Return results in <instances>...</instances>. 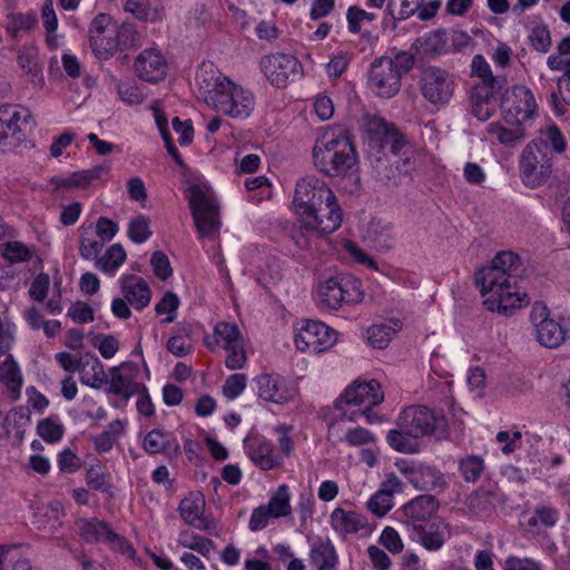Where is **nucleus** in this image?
<instances>
[{
	"mask_svg": "<svg viewBox=\"0 0 570 570\" xmlns=\"http://www.w3.org/2000/svg\"><path fill=\"white\" fill-rule=\"evenodd\" d=\"M205 500L200 494H190L179 503L178 511L185 523L203 531L216 530L217 524L213 519L204 517Z\"/></svg>",
	"mask_w": 570,
	"mask_h": 570,
	"instance_id": "24",
	"label": "nucleus"
},
{
	"mask_svg": "<svg viewBox=\"0 0 570 570\" xmlns=\"http://www.w3.org/2000/svg\"><path fill=\"white\" fill-rule=\"evenodd\" d=\"M423 0H389L386 11L392 19L405 20L413 16Z\"/></svg>",
	"mask_w": 570,
	"mask_h": 570,
	"instance_id": "47",
	"label": "nucleus"
},
{
	"mask_svg": "<svg viewBox=\"0 0 570 570\" xmlns=\"http://www.w3.org/2000/svg\"><path fill=\"white\" fill-rule=\"evenodd\" d=\"M179 298L176 294L167 292L161 299L156 304L155 311L157 314H167L164 323H171L176 318L177 309L179 307Z\"/></svg>",
	"mask_w": 570,
	"mask_h": 570,
	"instance_id": "56",
	"label": "nucleus"
},
{
	"mask_svg": "<svg viewBox=\"0 0 570 570\" xmlns=\"http://www.w3.org/2000/svg\"><path fill=\"white\" fill-rule=\"evenodd\" d=\"M548 145L542 138L531 140L520 155V176L528 187L543 185L552 173L551 158L548 156Z\"/></svg>",
	"mask_w": 570,
	"mask_h": 570,
	"instance_id": "4",
	"label": "nucleus"
},
{
	"mask_svg": "<svg viewBox=\"0 0 570 570\" xmlns=\"http://www.w3.org/2000/svg\"><path fill=\"white\" fill-rule=\"evenodd\" d=\"M363 297L362 284L352 275L330 277L318 287V304L326 309H337L343 303L356 304Z\"/></svg>",
	"mask_w": 570,
	"mask_h": 570,
	"instance_id": "5",
	"label": "nucleus"
},
{
	"mask_svg": "<svg viewBox=\"0 0 570 570\" xmlns=\"http://www.w3.org/2000/svg\"><path fill=\"white\" fill-rule=\"evenodd\" d=\"M18 63L27 73L42 79L41 67L37 61V53L35 50L28 49L20 51L18 53Z\"/></svg>",
	"mask_w": 570,
	"mask_h": 570,
	"instance_id": "64",
	"label": "nucleus"
},
{
	"mask_svg": "<svg viewBox=\"0 0 570 570\" xmlns=\"http://www.w3.org/2000/svg\"><path fill=\"white\" fill-rule=\"evenodd\" d=\"M244 444L249 459L262 470H272L283 462V456L275 453L272 443L262 436H249Z\"/></svg>",
	"mask_w": 570,
	"mask_h": 570,
	"instance_id": "23",
	"label": "nucleus"
},
{
	"mask_svg": "<svg viewBox=\"0 0 570 570\" xmlns=\"http://www.w3.org/2000/svg\"><path fill=\"white\" fill-rule=\"evenodd\" d=\"M533 49L539 52H548L551 47V36L546 24L535 26L529 36Z\"/></svg>",
	"mask_w": 570,
	"mask_h": 570,
	"instance_id": "59",
	"label": "nucleus"
},
{
	"mask_svg": "<svg viewBox=\"0 0 570 570\" xmlns=\"http://www.w3.org/2000/svg\"><path fill=\"white\" fill-rule=\"evenodd\" d=\"M459 469L466 482L474 483L484 470V461L481 456L469 455L460 461Z\"/></svg>",
	"mask_w": 570,
	"mask_h": 570,
	"instance_id": "49",
	"label": "nucleus"
},
{
	"mask_svg": "<svg viewBox=\"0 0 570 570\" xmlns=\"http://www.w3.org/2000/svg\"><path fill=\"white\" fill-rule=\"evenodd\" d=\"M206 105L230 118L243 119L250 115L255 100L250 91L229 80Z\"/></svg>",
	"mask_w": 570,
	"mask_h": 570,
	"instance_id": "7",
	"label": "nucleus"
},
{
	"mask_svg": "<svg viewBox=\"0 0 570 570\" xmlns=\"http://www.w3.org/2000/svg\"><path fill=\"white\" fill-rule=\"evenodd\" d=\"M401 77L392 69L387 57L376 58L370 67L368 83L371 89L382 98L395 96L401 88Z\"/></svg>",
	"mask_w": 570,
	"mask_h": 570,
	"instance_id": "16",
	"label": "nucleus"
},
{
	"mask_svg": "<svg viewBox=\"0 0 570 570\" xmlns=\"http://www.w3.org/2000/svg\"><path fill=\"white\" fill-rule=\"evenodd\" d=\"M404 429H394L387 433L386 440L389 445L401 453H415L417 444L411 439Z\"/></svg>",
	"mask_w": 570,
	"mask_h": 570,
	"instance_id": "46",
	"label": "nucleus"
},
{
	"mask_svg": "<svg viewBox=\"0 0 570 570\" xmlns=\"http://www.w3.org/2000/svg\"><path fill=\"white\" fill-rule=\"evenodd\" d=\"M81 382L90 387L99 389L104 383L107 382V376L104 370V365L100 360L95 355H86L83 365Z\"/></svg>",
	"mask_w": 570,
	"mask_h": 570,
	"instance_id": "39",
	"label": "nucleus"
},
{
	"mask_svg": "<svg viewBox=\"0 0 570 570\" xmlns=\"http://www.w3.org/2000/svg\"><path fill=\"white\" fill-rule=\"evenodd\" d=\"M187 197L198 233L202 237L212 235L219 228L218 208L214 199L199 186L188 188Z\"/></svg>",
	"mask_w": 570,
	"mask_h": 570,
	"instance_id": "12",
	"label": "nucleus"
},
{
	"mask_svg": "<svg viewBox=\"0 0 570 570\" xmlns=\"http://www.w3.org/2000/svg\"><path fill=\"white\" fill-rule=\"evenodd\" d=\"M382 146L387 148L393 155H402L406 148H411L405 137L399 131L396 127L391 130L382 140Z\"/></svg>",
	"mask_w": 570,
	"mask_h": 570,
	"instance_id": "61",
	"label": "nucleus"
},
{
	"mask_svg": "<svg viewBox=\"0 0 570 570\" xmlns=\"http://www.w3.org/2000/svg\"><path fill=\"white\" fill-rule=\"evenodd\" d=\"M376 19L374 12H368L357 6H351L346 12L347 28L351 33H358L363 22H372Z\"/></svg>",
	"mask_w": 570,
	"mask_h": 570,
	"instance_id": "53",
	"label": "nucleus"
},
{
	"mask_svg": "<svg viewBox=\"0 0 570 570\" xmlns=\"http://www.w3.org/2000/svg\"><path fill=\"white\" fill-rule=\"evenodd\" d=\"M338 558L331 540H317L309 551V562L318 569H335Z\"/></svg>",
	"mask_w": 570,
	"mask_h": 570,
	"instance_id": "36",
	"label": "nucleus"
},
{
	"mask_svg": "<svg viewBox=\"0 0 570 570\" xmlns=\"http://www.w3.org/2000/svg\"><path fill=\"white\" fill-rule=\"evenodd\" d=\"M87 485L97 491L112 495V487L109 483V475L100 466H91L86 474Z\"/></svg>",
	"mask_w": 570,
	"mask_h": 570,
	"instance_id": "52",
	"label": "nucleus"
},
{
	"mask_svg": "<svg viewBox=\"0 0 570 570\" xmlns=\"http://www.w3.org/2000/svg\"><path fill=\"white\" fill-rule=\"evenodd\" d=\"M471 69L472 75L481 79V82L479 85H489L502 88V82L504 81V79H500L499 77H494L492 75V70L483 56L476 55L473 57Z\"/></svg>",
	"mask_w": 570,
	"mask_h": 570,
	"instance_id": "45",
	"label": "nucleus"
},
{
	"mask_svg": "<svg viewBox=\"0 0 570 570\" xmlns=\"http://www.w3.org/2000/svg\"><path fill=\"white\" fill-rule=\"evenodd\" d=\"M189 334L190 332L187 327L179 328L177 334L168 340V351L178 357H183L191 353L193 344Z\"/></svg>",
	"mask_w": 570,
	"mask_h": 570,
	"instance_id": "48",
	"label": "nucleus"
},
{
	"mask_svg": "<svg viewBox=\"0 0 570 570\" xmlns=\"http://www.w3.org/2000/svg\"><path fill=\"white\" fill-rule=\"evenodd\" d=\"M261 67L267 80L277 88H285L289 81L303 75L299 60L283 52L264 56L261 59Z\"/></svg>",
	"mask_w": 570,
	"mask_h": 570,
	"instance_id": "11",
	"label": "nucleus"
},
{
	"mask_svg": "<svg viewBox=\"0 0 570 570\" xmlns=\"http://www.w3.org/2000/svg\"><path fill=\"white\" fill-rule=\"evenodd\" d=\"M315 167L330 177H344L357 164L350 130L343 125L326 128L313 147Z\"/></svg>",
	"mask_w": 570,
	"mask_h": 570,
	"instance_id": "2",
	"label": "nucleus"
},
{
	"mask_svg": "<svg viewBox=\"0 0 570 570\" xmlns=\"http://www.w3.org/2000/svg\"><path fill=\"white\" fill-rule=\"evenodd\" d=\"M3 258L10 263H21L31 258V253L21 242H9L4 245Z\"/></svg>",
	"mask_w": 570,
	"mask_h": 570,
	"instance_id": "63",
	"label": "nucleus"
},
{
	"mask_svg": "<svg viewBox=\"0 0 570 570\" xmlns=\"http://www.w3.org/2000/svg\"><path fill=\"white\" fill-rule=\"evenodd\" d=\"M127 254L120 244L111 245L106 253L97 258L95 265L106 274L117 271L126 261Z\"/></svg>",
	"mask_w": 570,
	"mask_h": 570,
	"instance_id": "40",
	"label": "nucleus"
},
{
	"mask_svg": "<svg viewBox=\"0 0 570 570\" xmlns=\"http://www.w3.org/2000/svg\"><path fill=\"white\" fill-rule=\"evenodd\" d=\"M142 446L149 454L179 452L178 443L173 442L170 433L161 429H154L148 432L144 439Z\"/></svg>",
	"mask_w": 570,
	"mask_h": 570,
	"instance_id": "35",
	"label": "nucleus"
},
{
	"mask_svg": "<svg viewBox=\"0 0 570 570\" xmlns=\"http://www.w3.org/2000/svg\"><path fill=\"white\" fill-rule=\"evenodd\" d=\"M401 330L399 321H393V324H374L366 331V338L368 344L374 348H385L392 341L394 334Z\"/></svg>",
	"mask_w": 570,
	"mask_h": 570,
	"instance_id": "38",
	"label": "nucleus"
},
{
	"mask_svg": "<svg viewBox=\"0 0 570 570\" xmlns=\"http://www.w3.org/2000/svg\"><path fill=\"white\" fill-rule=\"evenodd\" d=\"M90 46L97 57L110 58L117 51L116 22L106 13L97 14L89 27Z\"/></svg>",
	"mask_w": 570,
	"mask_h": 570,
	"instance_id": "15",
	"label": "nucleus"
},
{
	"mask_svg": "<svg viewBox=\"0 0 570 570\" xmlns=\"http://www.w3.org/2000/svg\"><path fill=\"white\" fill-rule=\"evenodd\" d=\"M228 81L229 79L223 76L213 62H203L198 67L196 82L199 95L205 102H207L210 97H214V94H217L220 87L225 86V82Z\"/></svg>",
	"mask_w": 570,
	"mask_h": 570,
	"instance_id": "29",
	"label": "nucleus"
},
{
	"mask_svg": "<svg viewBox=\"0 0 570 570\" xmlns=\"http://www.w3.org/2000/svg\"><path fill=\"white\" fill-rule=\"evenodd\" d=\"M37 24L35 14L11 13L7 16V31L12 37H18L22 31H30Z\"/></svg>",
	"mask_w": 570,
	"mask_h": 570,
	"instance_id": "50",
	"label": "nucleus"
},
{
	"mask_svg": "<svg viewBox=\"0 0 570 570\" xmlns=\"http://www.w3.org/2000/svg\"><path fill=\"white\" fill-rule=\"evenodd\" d=\"M289 499L291 497L287 485L282 484L277 488V491L271 497L265 507L271 511L275 519L287 517L292 513Z\"/></svg>",
	"mask_w": 570,
	"mask_h": 570,
	"instance_id": "42",
	"label": "nucleus"
},
{
	"mask_svg": "<svg viewBox=\"0 0 570 570\" xmlns=\"http://www.w3.org/2000/svg\"><path fill=\"white\" fill-rule=\"evenodd\" d=\"M128 236L136 244L145 243L151 236L149 218L138 215L131 219L128 226Z\"/></svg>",
	"mask_w": 570,
	"mask_h": 570,
	"instance_id": "54",
	"label": "nucleus"
},
{
	"mask_svg": "<svg viewBox=\"0 0 570 570\" xmlns=\"http://www.w3.org/2000/svg\"><path fill=\"white\" fill-rule=\"evenodd\" d=\"M401 490L402 483L400 479L395 474L390 475L368 500V510L377 517L385 515L393 508L394 494Z\"/></svg>",
	"mask_w": 570,
	"mask_h": 570,
	"instance_id": "28",
	"label": "nucleus"
},
{
	"mask_svg": "<svg viewBox=\"0 0 570 570\" xmlns=\"http://www.w3.org/2000/svg\"><path fill=\"white\" fill-rule=\"evenodd\" d=\"M30 410L27 406L12 409L4 417L6 434L18 444L23 441L26 426L30 424Z\"/></svg>",
	"mask_w": 570,
	"mask_h": 570,
	"instance_id": "32",
	"label": "nucleus"
},
{
	"mask_svg": "<svg viewBox=\"0 0 570 570\" xmlns=\"http://www.w3.org/2000/svg\"><path fill=\"white\" fill-rule=\"evenodd\" d=\"M124 10L142 22H159L164 19V6L158 0H127Z\"/></svg>",
	"mask_w": 570,
	"mask_h": 570,
	"instance_id": "30",
	"label": "nucleus"
},
{
	"mask_svg": "<svg viewBox=\"0 0 570 570\" xmlns=\"http://www.w3.org/2000/svg\"><path fill=\"white\" fill-rule=\"evenodd\" d=\"M441 481V474L431 468H420L411 475V483L420 490H431Z\"/></svg>",
	"mask_w": 570,
	"mask_h": 570,
	"instance_id": "51",
	"label": "nucleus"
},
{
	"mask_svg": "<svg viewBox=\"0 0 570 570\" xmlns=\"http://www.w3.org/2000/svg\"><path fill=\"white\" fill-rule=\"evenodd\" d=\"M500 108L502 118L508 125H523L527 120L533 119L538 112L533 92L523 85L508 88L501 96Z\"/></svg>",
	"mask_w": 570,
	"mask_h": 570,
	"instance_id": "8",
	"label": "nucleus"
},
{
	"mask_svg": "<svg viewBox=\"0 0 570 570\" xmlns=\"http://www.w3.org/2000/svg\"><path fill=\"white\" fill-rule=\"evenodd\" d=\"M384 400V394L381 391V385L376 380L370 382L354 381L350 385L341 399L336 401L335 406L341 409L342 403L353 404L363 407H373Z\"/></svg>",
	"mask_w": 570,
	"mask_h": 570,
	"instance_id": "20",
	"label": "nucleus"
},
{
	"mask_svg": "<svg viewBox=\"0 0 570 570\" xmlns=\"http://www.w3.org/2000/svg\"><path fill=\"white\" fill-rule=\"evenodd\" d=\"M137 384L130 376L120 373L118 367L111 368V381L108 392L125 399H129L136 393Z\"/></svg>",
	"mask_w": 570,
	"mask_h": 570,
	"instance_id": "43",
	"label": "nucleus"
},
{
	"mask_svg": "<svg viewBox=\"0 0 570 570\" xmlns=\"http://www.w3.org/2000/svg\"><path fill=\"white\" fill-rule=\"evenodd\" d=\"M77 528L81 538L88 543H97L105 540L114 549L122 553L134 552L132 547L122 537L114 532L110 525L105 521H100L96 518L90 520L80 519L77 521Z\"/></svg>",
	"mask_w": 570,
	"mask_h": 570,
	"instance_id": "17",
	"label": "nucleus"
},
{
	"mask_svg": "<svg viewBox=\"0 0 570 570\" xmlns=\"http://www.w3.org/2000/svg\"><path fill=\"white\" fill-rule=\"evenodd\" d=\"M501 88L475 85L471 92L472 114L479 120H488L497 110V95Z\"/></svg>",
	"mask_w": 570,
	"mask_h": 570,
	"instance_id": "27",
	"label": "nucleus"
},
{
	"mask_svg": "<svg viewBox=\"0 0 570 570\" xmlns=\"http://www.w3.org/2000/svg\"><path fill=\"white\" fill-rule=\"evenodd\" d=\"M37 432L42 440L49 443L59 441L63 435L62 425L47 417L38 422Z\"/></svg>",
	"mask_w": 570,
	"mask_h": 570,
	"instance_id": "58",
	"label": "nucleus"
},
{
	"mask_svg": "<svg viewBox=\"0 0 570 570\" xmlns=\"http://www.w3.org/2000/svg\"><path fill=\"white\" fill-rule=\"evenodd\" d=\"M396 423L413 439L425 435L445 439L449 433L448 420L444 414L423 405L407 406L400 413Z\"/></svg>",
	"mask_w": 570,
	"mask_h": 570,
	"instance_id": "3",
	"label": "nucleus"
},
{
	"mask_svg": "<svg viewBox=\"0 0 570 570\" xmlns=\"http://www.w3.org/2000/svg\"><path fill=\"white\" fill-rule=\"evenodd\" d=\"M367 238L377 250L387 252L395 242L394 227L389 222L373 219L367 229Z\"/></svg>",
	"mask_w": 570,
	"mask_h": 570,
	"instance_id": "34",
	"label": "nucleus"
},
{
	"mask_svg": "<svg viewBox=\"0 0 570 570\" xmlns=\"http://www.w3.org/2000/svg\"><path fill=\"white\" fill-rule=\"evenodd\" d=\"M254 382L258 396L266 402L284 404L292 397L286 380L279 374L263 373Z\"/></svg>",
	"mask_w": 570,
	"mask_h": 570,
	"instance_id": "25",
	"label": "nucleus"
},
{
	"mask_svg": "<svg viewBox=\"0 0 570 570\" xmlns=\"http://www.w3.org/2000/svg\"><path fill=\"white\" fill-rule=\"evenodd\" d=\"M331 523L341 537L346 538L348 534L356 533L365 528L366 519L355 511L336 508L331 513Z\"/></svg>",
	"mask_w": 570,
	"mask_h": 570,
	"instance_id": "31",
	"label": "nucleus"
},
{
	"mask_svg": "<svg viewBox=\"0 0 570 570\" xmlns=\"http://www.w3.org/2000/svg\"><path fill=\"white\" fill-rule=\"evenodd\" d=\"M124 298L137 311L147 307L151 299V291L148 283L135 274L124 275L120 279Z\"/></svg>",
	"mask_w": 570,
	"mask_h": 570,
	"instance_id": "26",
	"label": "nucleus"
},
{
	"mask_svg": "<svg viewBox=\"0 0 570 570\" xmlns=\"http://www.w3.org/2000/svg\"><path fill=\"white\" fill-rule=\"evenodd\" d=\"M31 114L20 105L4 104L0 106V153L4 154L17 148L23 140V126Z\"/></svg>",
	"mask_w": 570,
	"mask_h": 570,
	"instance_id": "10",
	"label": "nucleus"
},
{
	"mask_svg": "<svg viewBox=\"0 0 570 570\" xmlns=\"http://www.w3.org/2000/svg\"><path fill=\"white\" fill-rule=\"evenodd\" d=\"M529 317L541 346L557 348L566 341L569 330L561 323V317L552 316L544 303L534 302Z\"/></svg>",
	"mask_w": 570,
	"mask_h": 570,
	"instance_id": "9",
	"label": "nucleus"
},
{
	"mask_svg": "<svg viewBox=\"0 0 570 570\" xmlns=\"http://www.w3.org/2000/svg\"><path fill=\"white\" fill-rule=\"evenodd\" d=\"M336 340V332L326 324L306 321L295 335V345L302 352L318 354L333 346Z\"/></svg>",
	"mask_w": 570,
	"mask_h": 570,
	"instance_id": "14",
	"label": "nucleus"
},
{
	"mask_svg": "<svg viewBox=\"0 0 570 570\" xmlns=\"http://www.w3.org/2000/svg\"><path fill=\"white\" fill-rule=\"evenodd\" d=\"M109 171L108 166H96L90 169L81 170V171H75L71 174V177L73 179V186L75 188H85L91 184L92 180L99 179L102 175L107 174Z\"/></svg>",
	"mask_w": 570,
	"mask_h": 570,
	"instance_id": "57",
	"label": "nucleus"
},
{
	"mask_svg": "<svg viewBox=\"0 0 570 570\" xmlns=\"http://www.w3.org/2000/svg\"><path fill=\"white\" fill-rule=\"evenodd\" d=\"M92 344L104 358H111L119 350V342L114 335L98 334Z\"/></svg>",
	"mask_w": 570,
	"mask_h": 570,
	"instance_id": "62",
	"label": "nucleus"
},
{
	"mask_svg": "<svg viewBox=\"0 0 570 570\" xmlns=\"http://www.w3.org/2000/svg\"><path fill=\"white\" fill-rule=\"evenodd\" d=\"M178 543L184 548H188L200 553L204 557H208L209 552L215 547L210 539L194 534L189 531H183L179 533Z\"/></svg>",
	"mask_w": 570,
	"mask_h": 570,
	"instance_id": "44",
	"label": "nucleus"
},
{
	"mask_svg": "<svg viewBox=\"0 0 570 570\" xmlns=\"http://www.w3.org/2000/svg\"><path fill=\"white\" fill-rule=\"evenodd\" d=\"M0 381L10 392V396L13 401L20 397L23 380L20 368L11 355H9L0 366Z\"/></svg>",
	"mask_w": 570,
	"mask_h": 570,
	"instance_id": "37",
	"label": "nucleus"
},
{
	"mask_svg": "<svg viewBox=\"0 0 570 570\" xmlns=\"http://www.w3.org/2000/svg\"><path fill=\"white\" fill-rule=\"evenodd\" d=\"M410 539L420 543L428 551H439L450 537L449 524L442 519L406 530Z\"/></svg>",
	"mask_w": 570,
	"mask_h": 570,
	"instance_id": "21",
	"label": "nucleus"
},
{
	"mask_svg": "<svg viewBox=\"0 0 570 570\" xmlns=\"http://www.w3.org/2000/svg\"><path fill=\"white\" fill-rule=\"evenodd\" d=\"M512 126L513 128H507L499 122H491L487 126L485 130L490 138L513 148L524 140L527 132L522 124H513Z\"/></svg>",
	"mask_w": 570,
	"mask_h": 570,
	"instance_id": "33",
	"label": "nucleus"
},
{
	"mask_svg": "<svg viewBox=\"0 0 570 570\" xmlns=\"http://www.w3.org/2000/svg\"><path fill=\"white\" fill-rule=\"evenodd\" d=\"M363 126L365 130L373 136L379 137L381 140L391 131L394 130V125L387 122L384 118L376 115H365L363 117Z\"/></svg>",
	"mask_w": 570,
	"mask_h": 570,
	"instance_id": "55",
	"label": "nucleus"
},
{
	"mask_svg": "<svg viewBox=\"0 0 570 570\" xmlns=\"http://www.w3.org/2000/svg\"><path fill=\"white\" fill-rule=\"evenodd\" d=\"M327 199L334 200L335 194L318 178L307 176L297 181L293 203L302 217Z\"/></svg>",
	"mask_w": 570,
	"mask_h": 570,
	"instance_id": "13",
	"label": "nucleus"
},
{
	"mask_svg": "<svg viewBox=\"0 0 570 570\" xmlns=\"http://www.w3.org/2000/svg\"><path fill=\"white\" fill-rule=\"evenodd\" d=\"M439 501L434 495L422 494L405 503L402 508L404 519L402 521L405 530L417 528L421 524L432 522L439 510Z\"/></svg>",
	"mask_w": 570,
	"mask_h": 570,
	"instance_id": "19",
	"label": "nucleus"
},
{
	"mask_svg": "<svg viewBox=\"0 0 570 570\" xmlns=\"http://www.w3.org/2000/svg\"><path fill=\"white\" fill-rule=\"evenodd\" d=\"M134 68L138 78L155 83L166 77L167 61L159 50L149 48L136 57Z\"/></svg>",
	"mask_w": 570,
	"mask_h": 570,
	"instance_id": "22",
	"label": "nucleus"
},
{
	"mask_svg": "<svg viewBox=\"0 0 570 570\" xmlns=\"http://www.w3.org/2000/svg\"><path fill=\"white\" fill-rule=\"evenodd\" d=\"M419 87L423 98L436 107L450 102L456 87V78L449 70L436 67H425L420 76Z\"/></svg>",
	"mask_w": 570,
	"mask_h": 570,
	"instance_id": "6",
	"label": "nucleus"
},
{
	"mask_svg": "<svg viewBox=\"0 0 570 570\" xmlns=\"http://www.w3.org/2000/svg\"><path fill=\"white\" fill-rule=\"evenodd\" d=\"M522 273L520 257L512 252H500L490 266L480 268L474 275V283L484 297L488 311L511 316L529 303L528 295L520 293L518 278Z\"/></svg>",
	"mask_w": 570,
	"mask_h": 570,
	"instance_id": "1",
	"label": "nucleus"
},
{
	"mask_svg": "<svg viewBox=\"0 0 570 570\" xmlns=\"http://www.w3.org/2000/svg\"><path fill=\"white\" fill-rule=\"evenodd\" d=\"M306 229L317 230L322 234H331L341 227L343 212L337 199H327L321 206L302 217Z\"/></svg>",
	"mask_w": 570,
	"mask_h": 570,
	"instance_id": "18",
	"label": "nucleus"
},
{
	"mask_svg": "<svg viewBox=\"0 0 570 570\" xmlns=\"http://www.w3.org/2000/svg\"><path fill=\"white\" fill-rule=\"evenodd\" d=\"M247 376L243 373H236L228 376L223 385V394L228 400L238 397L245 390Z\"/></svg>",
	"mask_w": 570,
	"mask_h": 570,
	"instance_id": "60",
	"label": "nucleus"
},
{
	"mask_svg": "<svg viewBox=\"0 0 570 570\" xmlns=\"http://www.w3.org/2000/svg\"><path fill=\"white\" fill-rule=\"evenodd\" d=\"M215 344L224 350L244 342L237 325L227 322H219L214 327Z\"/></svg>",
	"mask_w": 570,
	"mask_h": 570,
	"instance_id": "41",
	"label": "nucleus"
}]
</instances>
